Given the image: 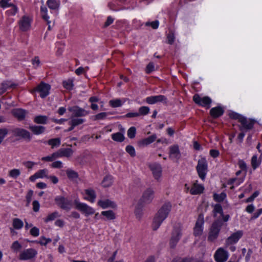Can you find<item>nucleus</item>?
Listing matches in <instances>:
<instances>
[{
    "instance_id": "nucleus-1",
    "label": "nucleus",
    "mask_w": 262,
    "mask_h": 262,
    "mask_svg": "<svg viewBox=\"0 0 262 262\" xmlns=\"http://www.w3.org/2000/svg\"><path fill=\"white\" fill-rule=\"evenodd\" d=\"M171 209V205L169 202L164 203L155 215L152 222V229L157 230L162 222L167 218Z\"/></svg>"
},
{
    "instance_id": "nucleus-2",
    "label": "nucleus",
    "mask_w": 262,
    "mask_h": 262,
    "mask_svg": "<svg viewBox=\"0 0 262 262\" xmlns=\"http://www.w3.org/2000/svg\"><path fill=\"white\" fill-rule=\"evenodd\" d=\"M222 224L219 221L214 222L210 226L208 236V241L214 242L219 236Z\"/></svg>"
},
{
    "instance_id": "nucleus-3",
    "label": "nucleus",
    "mask_w": 262,
    "mask_h": 262,
    "mask_svg": "<svg viewBox=\"0 0 262 262\" xmlns=\"http://www.w3.org/2000/svg\"><path fill=\"white\" fill-rule=\"evenodd\" d=\"M196 169L199 178L204 181L208 172V163L205 158H201L198 160Z\"/></svg>"
},
{
    "instance_id": "nucleus-4",
    "label": "nucleus",
    "mask_w": 262,
    "mask_h": 262,
    "mask_svg": "<svg viewBox=\"0 0 262 262\" xmlns=\"http://www.w3.org/2000/svg\"><path fill=\"white\" fill-rule=\"evenodd\" d=\"M75 208L85 216L92 215L95 213V209L86 204L79 202L76 200L74 201Z\"/></svg>"
},
{
    "instance_id": "nucleus-5",
    "label": "nucleus",
    "mask_w": 262,
    "mask_h": 262,
    "mask_svg": "<svg viewBox=\"0 0 262 262\" xmlns=\"http://www.w3.org/2000/svg\"><path fill=\"white\" fill-rule=\"evenodd\" d=\"M56 204L60 208L69 211L72 207V202L62 196H57L55 198Z\"/></svg>"
},
{
    "instance_id": "nucleus-6",
    "label": "nucleus",
    "mask_w": 262,
    "mask_h": 262,
    "mask_svg": "<svg viewBox=\"0 0 262 262\" xmlns=\"http://www.w3.org/2000/svg\"><path fill=\"white\" fill-rule=\"evenodd\" d=\"M204 224V215L203 214H200L198 216L195 226L193 229L194 234L195 236H200L202 234L203 231Z\"/></svg>"
},
{
    "instance_id": "nucleus-7",
    "label": "nucleus",
    "mask_w": 262,
    "mask_h": 262,
    "mask_svg": "<svg viewBox=\"0 0 262 262\" xmlns=\"http://www.w3.org/2000/svg\"><path fill=\"white\" fill-rule=\"evenodd\" d=\"M194 102L203 107L209 108L212 102L211 99L207 96L201 97L199 95L195 94L193 97Z\"/></svg>"
},
{
    "instance_id": "nucleus-8",
    "label": "nucleus",
    "mask_w": 262,
    "mask_h": 262,
    "mask_svg": "<svg viewBox=\"0 0 262 262\" xmlns=\"http://www.w3.org/2000/svg\"><path fill=\"white\" fill-rule=\"evenodd\" d=\"M37 254V251L33 248H29L23 251L19 255V259L26 260L35 257Z\"/></svg>"
},
{
    "instance_id": "nucleus-9",
    "label": "nucleus",
    "mask_w": 262,
    "mask_h": 262,
    "mask_svg": "<svg viewBox=\"0 0 262 262\" xmlns=\"http://www.w3.org/2000/svg\"><path fill=\"white\" fill-rule=\"evenodd\" d=\"M243 235V231L242 230H238L236 232L233 233L226 239L225 242L226 246H228L236 243Z\"/></svg>"
},
{
    "instance_id": "nucleus-10",
    "label": "nucleus",
    "mask_w": 262,
    "mask_h": 262,
    "mask_svg": "<svg viewBox=\"0 0 262 262\" xmlns=\"http://www.w3.org/2000/svg\"><path fill=\"white\" fill-rule=\"evenodd\" d=\"M68 111L71 112L72 116L75 117H84L89 114L88 111L76 105L69 107Z\"/></svg>"
},
{
    "instance_id": "nucleus-11",
    "label": "nucleus",
    "mask_w": 262,
    "mask_h": 262,
    "mask_svg": "<svg viewBox=\"0 0 262 262\" xmlns=\"http://www.w3.org/2000/svg\"><path fill=\"white\" fill-rule=\"evenodd\" d=\"M228 257L227 251L222 248H219L215 252L214 258L216 262H225Z\"/></svg>"
},
{
    "instance_id": "nucleus-12",
    "label": "nucleus",
    "mask_w": 262,
    "mask_h": 262,
    "mask_svg": "<svg viewBox=\"0 0 262 262\" xmlns=\"http://www.w3.org/2000/svg\"><path fill=\"white\" fill-rule=\"evenodd\" d=\"M50 89L51 86L49 84L41 82L36 87L35 91L39 93L40 96L43 98L46 97L49 94Z\"/></svg>"
},
{
    "instance_id": "nucleus-13",
    "label": "nucleus",
    "mask_w": 262,
    "mask_h": 262,
    "mask_svg": "<svg viewBox=\"0 0 262 262\" xmlns=\"http://www.w3.org/2000/svg\"><path fill=\"white\" fill-rule=\"evenodd\" d=\"M149 167L152 171V173L155 179L159 181L162 176V171L161 165L158 163H154L150 164Z\"/></svg>"
},
{
    "instance_id": "nucleus-14",
    "label": "nucleus",
    "mask_w": 262,
    "mask_h": 262,
    "mask_svg": "<svg viewBox=\"0 0 262 262\" xmlns=\"http://www.w3.org/2000/svg\"><path fill=\"white\" fill-rule=\"evenodd\" d=\"M31 19L27 16H23L19 21V27L22 31H27L30 29Z\"/></svg>"
},
{
    "instance_id": "nucleus-15",
    "label": "nucleus",
    "mask_w": 262,
    "mask_h": 262,
    "mask_svg": "<svg viewBox=\"0 0 262 262\" xmlns=\"http://www.w3.org/2000/svg\"><path fill=\"white\" fill-rule=\"evenodd\" d=\"M13 134L15 136L21 137L27 141L31 140L30 133L23 128H16L13 130Z\"/></svg>"
},
{
    "instance_id": "nucleus-16",
    "label": "nucleus",
    "mask_w": 262,
    "mask_h": 262,
    "mask_svg": "<svg viewBox=\"0 0 262 262\" xmlns=\"http://www.w3.org/2000/svg\"><path fill=\"white\" fill-rule=\"evenodd\" d=\"M239 122L241 124V125L239 126V129L241 131L244 129L249 130L252 129L254 123L253 120L247 119L244 116L240 118Z\"/></svg>"
},
{
    "instance_id": "nucleus-17",
    "label": "nucleus",
    "mask_w": 262,
    "mask_h": 262,
    "mask_svg": "<svg viewBox=\"0 0 262 262\" xmlns=\"http://www.w3.org/2000/svg\"><path fill=\"white\" fill-rule=\"evenodd\" d=\"M154 191L151 189H147L142 194L141 201L144 204H149L154 198Z\"/></svg>"
},
{
    "instance_id": "nucleus-18",
    "label": "nucleus",
    "mask_w": 262,
    "mask_h": 262,
    "mask_svg": "<svg viewBox=\"0 0 262 262\" xmlns=\"http://www.w3.org/2000/svg\"><path fill=\"white\" fill-rule=\"evenodd\" d=\"M146 102L149 104H153L158 102H167L166 97L162 95L151 96L146 98Z\"/></svg>"
},
{
    "instance_id": "nucleus-19",
    "label": "nucleus",
    "mask_w": 262,
    "mask_h": 262,
    "mask_svg": "<svg viewBox=\"0 0 262 262\" xmlns=\"http://www.w3.org/2000/svg\"><path fill=\"white\" fill-rule=\"evenodd\" d=\"M181 236V232L180 229L178 228L174 229L169 243L171 248H174L176 246Z\"/></svg>"
},
{
    "instance_id": "nucleus-20",
    "label": "nucleus",
    "mask_w": 262,
    "mask_h": 262,
    "mask_svg": "<svg viewBox=\"0 0 262 262\" xmlns=\"http://www.w3.org/2000/svg\"><path fill=\"white\" fill-rule=\"evenodd\" d=\"M204 190V187L202 185L198 184V181H196L191 187L190 190V193L192 195H196L202 193Z\"/></svg>"
},
{
    "instance_id": "nucleus-21",
    "label": "nucleus",
    "mask_w": 262,
    "mask_h": 262,
    "mask_svg": "<svg viewBox=\"0 0 262 262\" xmlns=\"http://www.w3.org/2000/svg\"><path fill=\"white\" fill-rule=\"evenodd\" d=\"M157 139V136L154 134L146 138L139 141L138 143L139 146L143 147L154 142Z\"/></svg>"
},
{
    "instance_id": "nucleus-22",
    "label": "nucleus",
    "mask_w": 262,
    "mask_h": 262,
    "mask_svg": "<svg viewBox=\"0 0 262 262\" xmlns=\"http://www.w3.org/2000/svg\"><path fill=\"white\" fill-rule=\"evenodd\" d=\"M27 112L21 108H15L12 111V115L17 118L19 120H23L25 119Z\"/></svg>"
},
{
    "instance_id": "nucleus-23",
    "label": "nucleus",
    "mask_w": 262,
    "mask_h": 262,
    "mask_svg": "<svg viewBox=\"0 0 262 262\" xmlns=\"http://www.w3.org/2000/svg\"><path fill=\"white\" fill-rule=\"evenodd\" d=\"M98 204L103 209L108 207L115 208L116 206V205L114 202L108 199L99 200L98 202Z\"/></svg>"
},
{
    "instance_id": "nucleus-24",
    "label": "nucleus",
    "mask_w": 262,
    "mask_h": 262,
    "mask_svg": "<svg viewBox=\"0 0 262 262\" xmlns=\"http://www.w3.org/2000/svg\"><path fill=\"white\" fill-rule=\"evenodd\" d=\"M57 152L59 158L70 157L73 155V151L71 148H60Z\"/></svg>"
},
{
    "instance_id": "nucleus-25",
    "label": "nucleus",
    "mask_w": 262,
    "mask_h": 262,
    "mask_svg": "<svg viewBox=\"0 0 262 262\" xmlns=\"http://www.w3.org/2000/svg\"><path fill=\"white\" fill-rule=\"evenodd\" d=\"M85 194L86 196L84 199L93 203L95 201L96 195L95 191L92 189H87L85 190Z\"/></svg>"
},
{
    "instance_id": "nucleus-26",
    "label": "nucleus",
    "mask_w": 262,
    "mask_h": 262,
    "mask_svg": "<svg viewBox=\"0 0 262 262\" xmlns=\"http://www.w3.org/2000/svg\"><path fill=\"white\" fill-rule=\"evenodd\" d=\"M180 156L179 146L177 145L169 147V157L171 158H177Z\"/></svg>"
},
{
    "instance_id": "nucleus-27",
    "label": "nucleus",
    "mask_w": 262,
    "mask_h": 262,
    "mask_svg": "<svg viewBox=\"0 0 262 262\" xmlns=\"http://www.w3.org/2000/svg\"><path fill=\"white\" fill-rule=\"evenodd\" d=\"M29 128L35 135H38L43 133L46 128L43 126L32 125L30 126Z\"/></svg>"
},
{
    "instance_id": "nucleus-28",
    "label": "nucleus",
    "mask_w": 262,
    "mask_h": 262,
    "mask_svg": "<svg viewBox=\"0 0 262 262\" xmlns=\"http://www.w3.org/2000/svg\"><path fill=\"white\" fill-rule=\"evenodd\" d=\"M224 110L221 107H215L210 110V114L213 118H217L223 115Z\"/></svg>"
},
{
    "instance_id": "nucleus-29",
    "label": "nucleus",
    "mask_w": 262,
    "mask_h": 262,
    "mask_svg": "<svg viewBox=\"0 0 262 262\" xmlns=\"http://www.w3.org/2000/svg\"><path fill=\"white\" fill-rule=\"evenodd\" d=\"M14 86V84L11 81H6L2 82L0 86V95L4 93L9 88Z\"/></svg>"
},
{
    "instance_id": "nucleus-30",
    "label": "nucleus",
    "mask_w": 262,
    "mask_h": 262,
    "mask_svg": "<svg viewBox=\"0 0 262 262\" xmlns=\"http://www.w3.org/2000/svg\"><path fill=\"white\" fill-rule=\"evenodd\" d=\"M113 183V178L110 175L106 176L103 179L101 184L104 187H109L112 186Z\"/></svg>"
},
{
    "instance_id": "nucleus-31",
    "label": "nucleus",
    "mask_w": 262,
    "mask_h": 262,
    "mask_svg": "<svg viewBox=\"0 0 262 262\" xmlns=\"http://www.w3.org/2000/svg\"><path fill=\"white\" fill-rule=\"evenodd\" d=\"M47 4L50 9L57 10L59 7L60 3L59 0H48Z\"/></svg>"
},
{
    "instance_id": "nucleus-32",
    "label": "nucleus",
    "mask_w": 262,
    "mask_h": 262,
    "mask_svg": "<svg viewBox=\"0 0 262 262\" xmlns=\"http://www.w3.org/2000/svg\"><path fill=\"white\" fill-rule=\"evenodd\" d=\"M47 143L53 149L60 146L61 140L59 138L51 139L47 141Z\"/></svg>"
},
{
    "instance_id": "nucleus-33",
    "label": "nucleus",
    "mask_w": 262,
    "mask_h": 262,
    "mask_svg": "<svg viewBox=\"0 0 262 262\" xmlns=\"http://www.w3.org/2000/svg\"><path fill=\"white\" fill-rule=\"evenodd\" d=\"M24 226L23 222L18 218H14L12 220V227L16 230H20Z\"/></svg>"
},
{
    "instance_id": "nucleus-34",
    "label": "nucleus",
    "mask_w": 262,
    "mask_h": 262,
    "mask_svg": "<svg viewBox=\"0 0 262 262\" xmlns=\"http://www.w3.org/2000/svg\"><path fill=\"white\" fill-rule=\"evenodd\" d=\"M59 216L60 214H59V212L56 211L48 214V216L44 219V221L46 223H48L49 222L54 220L55 219Z\"/></svg>"
},
{
    "instance_id": "nucleus-35",
    "label": "nucleus",
    "mask_w": 262,
    "mask_h": 262,
    "mask_svg": "<svg viewBox=\"0 0 262 262\" xmlns=\"http://www.w3.org/2000/svg\"><path fill=\"white\" fill-rule=\"evenodd\" d=\"M57 158H59V157L56 151L50 155L42 157L41 160L46 162H52Z\"/></svg>"
},
{
    "instance_id": "nucleus-36",
    "label": "nucleus",
    "mask_w": 262,
    "mask_h": 262,
    "mask_svg": "<svg viewBox=\"0 0 262 262\" xmlns=\"http://www.w3.org/2000/svg\"><path fill=\"white\" fill-rule=\"evenodd\" d=\"M48 117L46 116L39 115L36 116L34 119V121L37 124H45L47 122Z\"/></svg>"
},
{
    "instance_id": "nucleus-37",
    "label": "nucleus",
    "mask_w": 262,
    "mask_h": 262,
    "mask_svg": "<svg viewBox=\"0 0 262 262\" xmlns=\"http://www.w3.org/2000/svg\"><path fill=\"white\" fill-rule=\"evenodd\" d=\"M112 139L116 142H121L124 140V136L123 134L118 132L112 135Z\"/></svg>"
},
{
    "instance_id": "nucleus-38",
    "label": "nucleus",
    "mask_w": 262,
    "mask_h": 262,
    "mask_svg": "<svg viewBox=\"0 0 262 262\" xmlns=\"http://www.w3.org/2000/svg\"><path fill=\"white\" fill-rule=\"evenodd\" d=\"M48 10L47 8L44 6H42L40 7V13L42 18L47 21L48 24L50 23V21H49V16L47 15Z\"/></svg>"
},
{
    "instance_id": "nucleus-39",
    "label": "nucleus",
    "mask_w": 262,
    "mask_h": 262,
    "mask_svg": "<svg viewBox=\"0 0 262 262\" xmlns=\"http://www.w3.org/2000/svg\"><path fill=\"white\" fill-rule=\"evenodd\" d=\"M101 214L106 217L108 220H112L115 219L116 216L112 210L103 211L101 212Z\"/></svg>"
},
{
    "instance_id": "nucleus-40",
    "label": "nucleus",
    "mask_w": 262,
    "mask_h": 262,
    "mask_svg": "<svg viewBox=\"0 0 262 262\" xmlns=\"http://www.w3.org/2000/svg\"><path fill=\"white\" fill-rule=\"evenodd\" d=\"M84 120L83 119L72 118L71 120L69 121V124L70 125H73L75 127L77 125L81 124L84 122Z\"/></svg>"
},
{
    "instance_id": "nucleus-41",
    "label": "nucleus",
    "mask_w": 262,
    "mask_h": 262,
    "mask_svg": "<svg viewBox=\"0 0 262 262\" xmlns=\"http://www.w3.org/2000/svg\"><path fill=\"white\" fill-rule=\"evenodd\" d=\"M124 102L125 101H122L120 99H116L110 100L109 103L112 107H117L121 106Z\"/></svg>"
},
{
    "instance_id": "nucleus-42",
    "label": "nucleus",
    "mask_w": 262,
    "mask_h": 262,
    "mask_svg": "<svg viewBox=\"0 0 262 262\" xmlns=\"http://www.w3.org/2000/svg\"><path fill=\"white\" fill-rule=\"evenodd\" d=\"M108 114V113L102 112L93 116V119L95 121L104 120L106 118Z\"/></svg>"
},
{
    "instance_id": "nucleus-43",
    "label": "nucleus",
    "mask_w": 262,
    "mask_h": 262,
    "mask_svg": "<svg viewBox=\"0 0 262 262\" xmlns=\"http://www.w3.org/2000/svg\"><path fill=\"white\" fill-rule=\"evenodd\" d=\"M213 213L214 216H216L217 214H220L221 215H223V209L221 205L220 204H215L213 206Z\"/></svg>"
},
{
    "instance_id": "nucleus-44",
    "label": "nucleus",
    "mask_w": 262,
    "mask_h": 262,
    "mask_svg": "<svg viewBox=\"0 0 262 262\" xmlns=\"http://www.w3.org/2000/svg\"><path fill=\"white\" fill-rule=\"evenodd\" d=\"M36 173L37 176H38V178H48V173L49 171L47 169H43L38 170L37 172H36Z\"/></svg>"
},
{
    "instance_id": "nucleus-45",
    "label": "nucleus",
    "mask_w": 262,
    "mask_h": 262,
    "mask_svg": "<svg viewBox=\"0 0 262 262\" xmlns=\"http://www.w3.org/2000/svg\"><path fill=\"white\" fill-rule=\"evenodd\" d=\"M8 129L6 128H0V144L3 142L8 134Z\"/></svg>"
},
{
    "instance_id": "nucleus-46",
    "label": "nucleus",
    "mask_w": 262,
    "mask_h": 262,
    "mask_svg": "<svg viewBox=\"0 0 262 262\" xmlns=\"http://www.w3.org/2000/svg\"><path fill=\"white\" fill-rule=\"evenodd\" d=\"M20 174V171L18 169H13L9 172V176L14 179H16Z\"/></svg>"
},
{
    "instance_id": "nucleus-47",
    "label": "nucleus",
    "mask_w": 262,
    "mask_h": 262,
    "mask_svg": "<svg viewBox=\"0 0 262 262\" xmlns=\"http://www.w3.org/2000/svg\"><path fill=\"white\" fill-rule=\"evenodd\" d=\"M226 197L225 193L222 192L221 194H214L213 195L214 200L217 202H222Z\"/></svg>"
},
{
    "instance_id": "nucleus-48",
    "label": "nucleus",
    "mask_w": 262,
    "mask_h": 262,
    "mask_svg": "<svg viewBox=\"0 0 262 262\" xmlns=\"http://www.w3.org/2000/svg\"><path fill=\"white\" fill-rule=\"evenodd\" d=\"M260 164L256 155L253 156L251 159V165L254 169H256Z\"/></svg>"
},
{
    "instance_id": "nucleus-49",
    "label": "nucleus",
    "mask_w": 262,
    "mask_h": 262,
    "mask_svg": "<svg viewBox=\"0 0 262 262\" xmlns=\"http://www.w3.org/2000/svg\"><path fill=\"white\" fill-rule=\"evenodd\" d=\"M21 247V244L17 241L14 242L11 246V249L14 252H17Z\"/></svg>"
},
{
    "instance_id": "nucleus-50",
    "label": "nucleus",
    "mask_w": 262,
    "mask_h": 262,
    "mask_svg": "<svg viewBox=\"0 0 262 262\" xmlns=\"http://www.w3.org/2000/svg\"><path fill=\"white\" fill-rule=\"evenodd\" d=\"M149 108L148 106H141L139 109L140 115H146L149 112Z\"/></svg>"
},
{
    "instance_id": "nucleus-51",
    "label": "nucleus",
    "mask_w": 262,
    "mask_h": 262,
    "mask_svg": "<svg viewBox=\"0 0 262 262\" xmlns=\"http://www.w3.org/2000/svg\"><path fill=\"white\" fill-rule=\"evenodd\" d=\"M67 174L69 179H74L78 177L77 172L71 169H68L67 170Z\"/></svg>"
},
{
    "instance_id": "nucleus-52",
    "label": "nucleus",
    "mask_w": 262,
    "mask_h": 262,
    "mask_svg": "<svg viewBox=\"0 0 262 262\" xmlns=\"http://www.w3.org/2000/svg\"><path fill=\"white\" fill-rule=\"evenodd\" d=\"M136 133V128L134 126L131 127L127 130V136L129 138L133 139L135 137Z\"/></svg>"
},
{
    "instance_id": "nucleus-53",
    "label": "nucleus",
    "mask_w": 262,
    "mask_h": 262,
    "mask_svg": "<svg viewBox=\"0 0 262 262\" xmlns=\"http://www.w3.org/2000/svg\"><path fill=\"white\" fill-rule=\"evenodd\" d=\"M63 85L64 88L67 90H71L72 89L73 86V83L72 80H68L63 82Z\"/></svg>"
},
{
    "instance_id": "nucleus-54",
    "label": "nucleus",
    "mask_w": 262,
    "mask_h": 262,
    "mask_svg": "<svg viewBox=\"0 0 262 262\" xmlns=\"http://www.w3.org/2000/svg\"><path fill=\"white\" fill-rule=\"evenodd\" d=\"M10 0H1L0 1V6L3 8L11 7L13 4L9 3L8 2Z\"/></svg>"
},
{
    "instance_id": "nucleus-55",
    "label": "nucleus",
    "mask_w": 262,
    "mask_h": 262,
    "mask_svg": "<svg viewBox=\"0 0 262 262\" xmlns=\"http://www.w3.org/2000/svg\"><path fill=\"white\" fill-rule=\"evenodd\" d=\"M126 151L132 157L135 156L136 152L135 148L131 145H127L126 147Z\"/></svg>"
},
{
    "instance_id": "nucleus-56",
    "label": "nucleus",
    "mask_w": 262,
    "mask_h": 262,
    "mask_svg": "<svg viewBox=\"0 0 262 262\" xmlns=\"http://www.w3.org/2000/svg\"><path fill=\"white\" fill-rule=\"evenodd\" d=\"M12 8L7 11V12L10 15H14L16 14V13L18 11V8L17 7L14 5H13L11 6Z\"/></svg>"
},
{
    "instance_id": "nucleus-57",
    "label": "nucleus",
    "mask_w": 262,
    "mask_h": 262,
    "mask_svg": "<svg viewBox=\"0 0 262 262\" xmlns=\"http://www.w3.org/2000/svg\"><path fill=\"white\" fill-rule=\"evenodd\" d=\"M167 42L169 44H172L174 40V35L173 33L170 32L167 35Z\"/></svg>"
},
{
    "instance_id": "nucleus-58",
    "label": "nucleus",
    "mask_w": 262,
    "mask_h": 262,
    "mask_svg": "<svg viewBox=\"0 0 262 262\" xmlns=\"http://www.w3.org/2000/svg\"><path fill=\"white\" fill-rule=\"evenodd\" d=\"M145 25L147 26H150L153 29H156L159 27V21L155 20L152 22H146Z\"/></svg>"
},
{
    "instance_id": "nucleus-59",
    "label": "nucleus",
    "mask_w": 262,
    "mask_h": 262,
    "mask_svg": "<svg viewBox=\"0 0 262 262\" xmlns=\"http://www.w3.org/2000/svg\"><path fill=\"white\" fill-rule=\"evenodd\" d=\"M30 234L35 237L38 236L39 234V230L38 228L34 227L30 230Z\"/></svg>"
},
{
    "instance_id": "nucleus-60",
    "label": "nucleus",
    "mask_w": 262,
    "mask_h": 262,
    "mask_svg": "<svg viewBox=\"0 0 262 262\" xmlns=\"http://www.w3.org/2000/svg\"><path fill=\"white\" fill-rule=\"evenodd\" d=\"M51 166L53 168H60L62 167V163L60 161H56L52 163Z\"/></svg>"
},
{
    "instance_id": "nucleus-61",
    "label": "nucleus",
    "mask_w": 262,
    "mask_h": 262,
    "mask_svg": "<svg viewBox=\"0 0 262 262\" xmlns=\"http://www.w3.org/2000/svg\"><path fill=\"white\" fill-rule=\"evenodd\" d=\"M32 63L35 68H37V67H38L40 64V60L39 57L38 56L35 57L32 60Z\"/></svg>"
},
{
    "instance_id": "nucleus-62",
    "label": "nucleus",
    "mask_w": 262,
    "mask_h": 262,
    "mask_svg": "<svg viewBox=\"0 0 262 262\" xmlns=\"http://www.w3.org/2000/svg\"><path fill=\"white\" fill-rule=\"evenodd\" d=\"M180 261L181 262H203L201 260H199L196 259H194L192 258H188L185 259H179Z\"/></svg>"
},
{
    "instance_id": "nucleus-63",
    "label": "nucleus",
    "mask_w": 262,
    "mask_h": 262,
    "mask_svg": "<svg viewBox=\"0 0 262 262\" xmlns=\"http://www.w3.org/2000/svg\"><path fill=\"white\" fill-rule=\"evenodd\" d=\"M33 209L34 212H38L39 210L40 204L37 201H34L32 203Z\"/></svg>"
},
{
    "instance_id": "nucleus-64",
    "label": "nucleus",
    "mask_w": 262,
    "mask_h": 262,
    "mask_svg": "<svg viewBox=\"0 0 262 262\" xmlns=\"http://www.w3.org/2000/svg\"><path fill=\"white\" fill-rule=\"evenodd\" d=\"M262 213V209H258L256 212H255L252 216L251 217V220H255L259 217V216Z\"/></svg>"
}]
</instances>
